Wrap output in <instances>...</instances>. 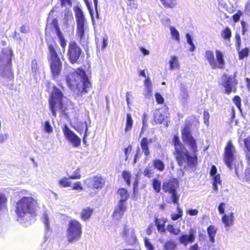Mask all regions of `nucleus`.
<instances>
[{
    "mask_svg": "<svg viewBox=\"0 0 250 250\" xmlns=\"http://www.w3.org/2000/svg\"><path fill=\"white\" fill-rule=\"evenodd\" d=\"M182 134L183 141L190 146L192 155H189V152L180 142L178 137L175 136L173 142L175 150L176 159L180 166H194L197 163L196 152L198 149L196 141L192 137L187 128H185L182 130Z\"/></svg>",
    "mask_w": 250,
    "mask_h": 250,
    "instance_id": "nucleus-1",
    "label": "nucleus"
},
{
    "mask_svg": "<svg viewBox=\"0 0 250 250\" xmlns=\"http://www.w3.org/2000/svg\"><path fill=\"white\" fill-rule=\"evenodd\" d=\"M23 192L26 194L16 203L15 212L17 216L23 220H28L31 217L35 216L38 207L37 199L31 193Z\"/></svg>",
    "mask_w": 250,
    "mask_h": 250,
    "instance_id": "nucleus-2",
    "label": "nucleus"
},
{
    "mask_svg": "<svg viewBox=\"0 0 250 250\" xmlns=\"http://www.w3.org/2000/svg\"><path fill=\"white\" fill-rule=\"evenodd\" d=\"M66 80L68 86L78 95L86 93L91 87L85 71L80 68L68 75Z\"/></svg>",
    "mask_w": 250,
    "mask_h": 250,
    "instance_id": "nucleus-3",
    "label": "nucleus"
},
{
    "mask_svg": "<svg viewBox=\"0 0 250 250\" xmlns=\"http://www.w3.org/2000/svg\"><path fill=\"white\" fill-rule=\"evenodd\" d=\"M47 44L52 77L54 79H56L61 74L62 68V63L56 51L58 46L54 42H48Z\"/></svg>",
    "mask_w": 250,
    "mask_h": 250,
    "instance_id": "nucleus-4",
    "label": "nucleus"
},
{
    "mask_svg": "<svg viewBox=\"0 0 250 250\" xmlns=\"http://www.w3.org/2000/svg\"><path fill=\"white\" fill-rule=\"evenodd\" d=\"M63 98L62 92L54 86L49 99L50 110L54 117L56 116L57 111H65L62 104Z\"/></svg>",
    "mask_w": 250,
    "mask_h": 250,
    "instance_id": "nucleus-5",
    "label": "nucleus"
},
{
    "mask_svg": "<svg viewBox=\"0 0 250 250\" xmlns=\"http://www.w3.org/2000/svg\"><path fill=\"white\" fill-rule=\"evenodd\" d=\"M12 53L11 48L3 49L0 55V74L10 77L12 76L11 61Z\"/></svg>",
    "mask_w": 250,
    "mask_h": 250,
    "instance_id": "nucleus-6",
    "label": "nucleus"
},
{
    "mask_svg": "<svg viewBox=\"0 0 250 250\" xmlns=\"http://www.w3.org/2000/svg\"><path fill=\"white\" fill-rule=\"evenodd\" d=\"M82 234L81 224L75 219L69 221L66 233L67 241L70 243H73L79 241Z\"/></svg>",
    "mask_w": 250,
    "mask_h": 250,
    "instance_id": "nucleus-7",
    "label": "nucleus"
},
{
    "mask_svg": "<svg viewBox=\"0 0 250 250\" xmlns=\"http://www.w3.org/2000/svg\"><path fill=\"white\" fill-rule=\"evenodd\" d=\"M74 10L77 22V36L79 38L80 42H82L84 36V16L82 10L79 7H75Z\"/></svg>",
    "mask_w": 250,
    "mask_h": 250,
    "instance_id": "nucleus-8",
    "label": "nucleus"
},
{
    "mask_svg": "<svg viewBox=\"0 0 250 250\" xmlns=\"http://www.w3.org/2000/svg\"><path fill=\"white\" fill-rule=\"evenodd\" d=\"M82 50L75 41H71L68 45L67 55L69 62L73 64L78 62Z\"/></svg>",
    "mask_w": 250,
    "mask_h": 250,
    "instance_id": "nucleus-9",
    "label": "nucleus"
},
{
    "mask_svg": "<svg viewBox=\"0 0 250 250\" xmlns=\"http://www.w3.org/2000/svg\"><path fill=\"white\" fill-rule=\"evenodd\" d=\"M237 72H235L233 75H224L223 77V85L225 88V92L229 94L231 92H235L236 85L238 83L236 79Z\"/></svg>",
    "mask_w": 250,
    "mask_h": 250,
    "instance_id": "nucleus-10",
    "label": "nucleus"
},
{
    "mask_svg": "<svg viewBox=\"0 0 250 250\" xmlns=\"http://www.w3.org/2000/svg\"><path fill=\"white\" fill-rule=\"evenodd\" d=\"M104 184V180L100 176L89 177L84 181V185L86 187L93 189L95 193H97L102 188Z\"/></svg>",
    "mask_w": 250,
    "mask_h": 250,
    "instance_id": "nucleus-11",
    "label": "nucleus"
},
{
    "mask_svg": "<svg viewBox=\"0 0 250 250\" xmlns=\"http://www.w3.org/2000/svg\"><path fill=\"white\" fill-rule=\"evenodd\" d=\"M62 131L65 138L73 147H78L80 146L81 139L66 125H64Z\"/></svg>",
    "mask_w": 250,
    "mask_h": 250,
    "instance_id": "nucleus-12",
    "label": "nucleus"
},
{
    "mask_svg": "<svg viewBox=\"0 0 250 250\" xmlns=\"http://www.w3.org/2000/svg\"><path fill=\"white\" fill-rule=\"evenodd\" d=\"M196 229H190L188 234H183L178 237L179 243L187 246L188 244L194 242L196 237Z\"/></svg>",
    "mask_w": 250,
    "mask_h": 250,
    "instance_id": "nucleus-13",
    "label": "nucleus"
},
{
    "mask_svg": "<svg viewBox=\"0 0 250 250\" xmlns=\"http://www.w3.org/2000/svg\"><path fill=\"white\" fill-rule=\"evenodd\" d=\"M234 152V147L230 141L228 143L227 146L225 148V162L227 166L229 168H231V164L233 161V153Z\"/></svg>",
    "mask_w": 250,
    "mask_h": 250,
    "instance_id": "nucleus-14",
    "label": "nucleus"
},
{
    "mask_svg": "<svg viewBox=\"0 0 250 250\" xmlns=\"http://www.w3.org/2000/svg\"><path fill=\"white\" fill-rule=\"evenodd\" d=\"M215 63L212 65V69H222L225 66V61L224 59V53L219 50L216 49L215 52Z\"/></svg>",
    "mask_w": 250,
    "mask_h": 250,
    "instance_id": "nucleus-15",
    "label": "nucleus"
},
{
    "mask_svg": "<svg viewBox=\"0 0 250 250\" xmlns=\"http://www.w3.org/2000/svg\"><path fill=\"white\" fill-rule=\"evenodd\" d=\"M178 187L177 180L173 179L165 182L163 183L162 189L165 192L171 193L176 192Z\"/></svg>",
    "mask_w": 250,
    "mask_h": 250,
    "instance_id": "nucleus-16",
    "label": "nucleus"
},
{
    "mask_svg": "<svg viewBox=\"0 0 250 250\" xmlns=\"http://www.w3.org/2000/svg\"><path fill=\"white\" fill-rule=\"evenodd\" d=\"M52 23L54 25V27L56 32V35L59 39L60 45L62 47L64 52L65 51V48L66 45V40L64 38L62 33L59 28L57 20L56 19H54L52 21Z\"/></svg>",
    "mask_w": 250,
    "mask_h": 250,
    "instance_id": "nucleus-17",
    "label": "nucleus"
},
{
    "mask_svg": "<svg viewBox=\"0 0 250 250\" xmlns=\"http://www.w3.org/2000/svg\"><path fill=\"white\" fill-rule=\"evenodd\" d=\"M62 21V26L65 28H68L70 24L74 23L73 15L70 9H66L64 11Z\"/></svg>",
    "mask_w": 250,
    "mask_h": 250,
    "instance_id": "nucleus-18",
    "label": "nucleus"
},
{
    "mask_svg": "<svg viewBox=\"0 0 250 250\" xmlns=\"http://www.w3.org/2000/svg\"><path fill=\"white\" fill-rule=\"evenodd\" d=\"M126 210L125 204L119 202L117 207L115 208L113 214L114 218L117 220L121 219Z\"/></svg>",
    "mask_w": 250,
    "mask_h": 250,
    "instance_id": "nucleus-19",
    "label": "nucleus"
},
{
    "mask_svg": "<svg viewBox=\"0 0 250 250\" xmlns=\"http://www.w3.org/2000/svg\"><path fill=\"white\" fill-rule=\"evenodd\" d=\"M167 119H168V118L160 110H157L155 111L154 114V121L156 123L162 124L166 121V125H167L168 121Z\"/></svg>",
    "mask_w": 250,
    "mask_h": 250,
    "instance_id": "nucleus-20",
    "label": "nucleus"
},
{
    "mask_svg": "<svg viewBox=\"0 0 250 250\" xmlns=\"http://www.w3.org/2000/svg\"><path fill=\"white\" fill-rule=\"evenodd\" d=\"M151 142L152 140L151 139H148L145 137L143 138L140 142L142 150L146 156H148L150 154L148 146L149 144Z\"/></svg>",
    "mask_w": 250,
    "mask_h": 250,
    "instance_id": "nucleus-21",
    "label": "nucleus"
},
{
    "mask_svg": "<svg viewBox=\"0 0 250 250\" xmlns=\"http://www.w3.org/2000/svg\"><path fill=\"white\" fill-rule=\"evenodd\" d=\"M222 219L225 227H230L233 224V213L231 212L227 215H224Z\"/></svg>",
    "mask_w": 250,
    "mask_h": 250,
    "instance_id": "nucleus-22",
    "label": "nucleus"
},
{
    "mask_svg": "<svg viewBox=\"0 0 250 250\" xmlns=\"http://www.w3.org/2000/svg\"><path fill=\"white\" fill-rule=\"evenodd\" d=\"M217 230V228L214 225H210L207 228V233L208 235L209 240L212 243L215 242V237Z\"/></svg>",
    "mask_w": 250,
    "mask_h": 250,
    "instance_id": "nucleus-23",
    "label": "nucleus"
},
{
    "mask_svg": "<svg viewBox=\"0 0 250 250\" xmlns=\"http://www.w3.org/2000/svg\"><path fill=\"white\" fill-rule=\"evenodd\" d=\"M117 193L118 198L120 199L119 202L125 204V202L128 198L129 195L127 190L124 188H121L118 189Z\"/></svg>",
    "mask_w": 250,
    "mask_h": 250,
    "instance_id": "nucleus-24",
    "label": "nucleus"
},
{
    "mask_svg": "<svg viewBox=\"0 0 250 250\" xmlns=\"http://www.w3.org/2000/svg\"><path fill=\"white\" fill-rule=\"evenodd\" d=\"M93 209L89 207H86L83 209L81 212V217L82 220H86L90 218L92 213Z\"/></svg>",
    "mask_w": 250,
    "mask_h": 250,
    "instance_id": "nucleus-25",
    "label": "nucleus"
},
{
    "mask_svg": "<svg viewBox=\"0 0 250 250\" xmlns=\"http://www.w3.org/2000/svg\"><path fill=\"white\" fill-rule=\"evenodd\" d=\"M205 57L211 68H212V65L215 63V57L213 51L211 50L206 51L205 53Z\"/></svg>",
    "mask_w": 250,
    "mask_h": 250,
    "instance_id": "nucleus-26",
    "label": "nucleus"
},
{
    "mask_svg": "<svg viewBox=\"0 0 250 250\" xmlns=\"http://www.w3.org/2000/svg\"><path fill=\"white\" fill-rule=\"evenodd\" d=\"M160 1L166 8H174L177 4L176 0H160Z\"/></svg>",
    "mask_w": 250,
    "mask_h": 250,
    "instance_id": "nucleus-27",
    "label": "nucleus"
},
{
    "mask_svg": "<svg viewBox=\"0 0 250 250\" xmlns=\"http://www.w3.org/2000/svg\"><path fill=\"white\" fill-rule=\"evenodd\" d=\"M166 221L161 219L156 218L155 220V223L157 226L158 230L160 232H164L166 230L165 228Z\"/></svg>",
    "mask_w": 250,
    "mask_h": 250,
    "instance_id": "nucleus-28",
    "label": "nucleus"
},
{
    "mask_svg": "<svg viewBox=\"0 0 250 250\" xmlns=\"http://www.w3.org/2000/svg\"><path fill=\"white\" fill-rule=\"evenodd\" d=\"M31 70L35 75L40 74L41 71V66L38 64L36 60H33L31 62Z\"/></svg>",
    "mask_w": 250,
    "mask_h": 250,
    "instance_id": "nucleus-29",
    "label": "nucleus"
},
{
    "mask_svg": "<svg viewBox=\"0 0 250 250\" xmlns=\"http://www.w3.org/2000/svg\"><path fill=\"white\" fill-rule=\"evenodd\" d=\"M7 198L6 196L0 193V212L6 210Z\"/></svg>",
    "mask_w": 250,
    "mask_h": 250,
    "instance_id": "nucleus-30",
    "label": "nucleus"
},
{
    "mask_svg": "<svg viewBox=\"0 0 250 250\" xmlns=\"http://www.w3.org/2000/svg\"><path fill=\"white\" fill-rule=\"evenodd\" d=\"M170 65V69L173 70L176 68H179V63L178 60V57L176 56H172L169 62Z\"/></svg>",
    "mask_w": 250,
    "mask_h": 250,
    "instance_id": "nucleus-31",
    "label": "nucleus"
},
{
    "mask_svg": "<svg viewBox=\"0 0 250 250\" xmlns=\"http://www.w3.org/2000/svg\"><path fill=\"white\" fill-rule=\"evenodd\" d=\"M177 247V244L172 240L167 241L164 245L165 250H175Z\"/></svg>",
    "mask_w": 250,
    "mask_h": 250,
    "instance_id": "nucleus-32",
    "label": "nucleus"
},
{
    "mask_svg": "<svg viewBox=\"0 0 250 250\" xmlns=\"http://www.w3.org/2000/svg\"><path fill=\"white\" fill-rule=\"evenodd\" d=\"M154 167L159 171H162L165 169V165L164 163L159 159H155L153 161Z\"/></svg>",
    "mask_w": 250,
    "mask_h": 250,
    "instance_id": "nucleus-33",
    "label": "nucleus"
},
{
    "mask_svg": "<svg viewBox=\"0 0 250 250\" xmlns=\"http://www.w3.org/2000/svg\"><path fill=\"white\" fill-rule=\"evenodd\" d=\"M74 128L80 133H82L84 130L85 133L87 134L88 128L86 122L81 123L76 126L74 127Z\"/></svg>",
    "mask_w": 250,
    "mask_h": 250,
    "instance_id": "nucleus-34",
    "label": "nucleus"
},
{
    "mask_svg": "<svg viewBox=\"0 0 250 250\" xmlns=\"http://www.w3.org/2000/svg\"><path fill=\"white\" fill-rule=\"evenodd\" d=\"M133 125V120L132 118V116L130 114L128 113L126 115V125L125 128V132H128L130 130L132 127Z\"/></svg>",
    "mask_w": 250,
    "mask_h": 250,
    "instance_id": "nucleus-35",
    "label": "nucleus"
},
{
    "mask_svg": "<svg viewBox=\"0 0 250 250\" xmlns=\"http://www.w3.org/2000/svg\"><path fill=\"white\" fill-rule=\"evenodd\" d=\"M170 34L172 36V38L174 39L177 42L180 41V34L178 30L175 28V27L171 26L169 27Z\"/></svg>",
    "mask_w": 250,
    "mask_h": 250,
    "instance_id": "nucleus-36",
    "label": "nucleus"
},
{
    "mask_svg": "<svg viewBox=\"0 0 250 250\" xmlns=\"http://www.w3.org/2000/svg\"><path fill=\"white\" fill-rule=\"evenodd\" d=\"M167 230L171 234L178 235L181 232V229L179 228H175L174 226L169 224L167 226Z\"/></svg>",
    "mask_w": 250,
    "mask_h": 250,
    "instance_id": "nucleus-37",
    "label": "nucleus"
},
{
    "mask_svg": "<svg viewBox=\"0 0 250 250\" xmlns=\"http://www.w3.org/2000/svg\"><path fill=\"white\" fill-rule=\"evenodd\" d=\"M123 237L125 238V240L128 239V238L130 237L132 239H135L134 230L133 229L130 230L125 229L124 231Z\"/></svg>",
    "mask_w": 250,
    "mask_h": 250,
    "instance_id": "nucleus-38",
    "label": "nucleus"
},
{
    "mask_svg": "<svg viewBox=\"0 0 250 250\" xmlns=\"http://www.w3.org/2000/svg\"><path fill=\"white\" fill-rule=\"evenodd\" d=\"M221 36L224 39L229 40L231 36V30L229 27H226L221 32Z\"/></svg>",
    "mask_w": 250,
    "mask_h": 250,
    "instance_id": "nucleus-39",
    "label": "nucleus"
},
{
    "mask_svg": "<svg viewBox=\"0 0 250 250\" xmlns=\"http://www.w3.org/2000/svg\"><path fill=\"white\" fill-rule=\"evenodd\" d=\"M42 221L44 223L46 230L49 229V216L47 211H44L42 217Z\"/></svg>",
    "mask_w": 250,
    "mask_h": 250,
    "instance_id": "nucleus-40",
    "label": "nucleus"
},
{
    "mask_svg": "<svg viewBox=\"0 0 250 250\" xmlns=\"http://www.w3.org/2000/svg\"><path fill=\"white\" fill-rule=\"evenodd\" d=\"M59 184L60 186L62 187H69L71 186V182L66 177H63L59 181Z\"/></svg>",
    "mask_w": 250,
    "mask_h": 250,
    "instance_id": "nucleus-41",
    "label": "nucleus"
},
{
    "mask_svg": "<svg viewBox=\"0 0 250 250\" xmlns=\"http://www.w3.org/2000/svg\"><path fill=\"white\" fill-rule=\"evenodd\" d=\"M177 213H172L171 214V219L173 221H176L180 218L183 215V211L179 208V207L177 208Z\"/></svg>",
    "mask_w": 250,
    "mask_h": 250,
    "instance_id": "nucleus-42",
    "label": "nucleus"
},
{
    "mask_svg": "<svg viewBox=\"0 0 250 250\" xmlns=\"http://www.w3.org/2000/svg\"><path fill=\"white\" fill-rule=\"evenodd\" d=\"M238 54H239V58L240 60L243 59L244 58L248 57L250 49L248 48H245L241 50H239Z\"/></svg>",
    "mask_w": 250,
    "mask_h": 250,
    "instance_id": "nucleus-43",
    "label": "nucleus"
},
{
    "mask_svg": "<svg viewBox=\"0 0 250 250\" xmlns=\"http://www.w3.org/2000/svg\"><path fill=\"white\" fill-rule=\"evenodd\" d=\"M153 188L157 193H159L161 190V182L156 179L153 180Z\"/></svg>",
    "mask_w": 250,
    "mask_h": 250,
    "instance_id": "nucleus-44",
    "label": "nucleus"
},
{
    "mask_svg": "<svg viewBox=\"0 0 250 250\" xmlns=\"http://www.w3.org/2000/svg\"><path fill=\"white\" fill-rule=\"evenodd\" d=\"M122 176L125 181L127 185L129 186L130 185V179L131 177L130 172L127 171H124L123 172Z\"/></svg>",
    "mask_w": 250,
    "mask_h": 250,
    "instance_id": "nucleus-45",
    "label": "nucleus"
},
{
    "mask_svg": "<svg viewBox=\"0 0 250 250\" xmlns=\"http://www.w3.org/2000/svg\"><path fill=\"white\" fill-rule=\"evenodd\" d=\"M70 179H79L81 178V176L80 174V169L79 168H77L73 173V174L71 175H68Z\"/></svg>",
    "mask_w": 250,
    "mask_h": 250,
    "instance_id": "nucleus-46",
    "label": "nucleus"
},
{
    "mask_svg": "<svg viewBox=\"0 0 250 250\" xmlns=\"http://www.w3.org/2000/svg\"><path fill=\"white\" fill-rule=\"evenodd\" d=\"M43 129L46 133H50L52 132L53 128L49 121L45 122L43 125Z\"/></svg>",
    "mask_w": 250,
    "mask_h": 250,
    "instance_id": "nucleus-47",
    "label": "nucleus"
},
{
    "mask_svg": "<svg viewBox=\"0 0 250 250\" xmlns=\"http://www.w3.org/2000/svg\"><path fill=\"white\" fill-rule=\"evenodd\" d=\"M145 245L147 250H154V247L147 238H145Z\"/></svg>",
    "mask_w": 250,
    "mask_h": 250,
    "instance_id": "nucleus-48",
    "label": "nucleus"
},
{
    "mask_svg": "<svg viewBox=\"0 0 250 250\" xmlns=\"http://www.w3.org/2000/svg\"><path fill=\"white\" fill-rule=\"evenodd\" d=\"M233 101L238 108L241 110V100L240 98L238 96H235L233 99Z\"/></svg>",
    "mask_w": 250,
    "mask_h": 250,
    "instance_id": "nucleus-49",
    "label": "nucleus"
},
{
    "mask_svg": "<svg viewBox=\"0 0 250 250\" xmlns=\"http://www.w3.org/2000/svg\"><path fill=\"white\" fill-rule=\"evenodd\" d=\"M152 169L151 167H146L143 172V174L144 176H145L147 177L150 178V177H151V176L152 174Z\"/></svg>",
    "mask_w": 250,
    "mask_h": 250,
    "instance_id": "nucleus-50",
    "label": "nucleus"
},
{
    "mask_svg": "<svg viewBox=\"0 0 250 250\" xmlns=\"http://www.w3.org/2000/svg\"><path fill=\"white\" fill-rule=\"evenodd\" d=\"M244 143L247 150L250 153V136L244 140Z\"/></svg>",
    "mask_w": 250,
    "mask_h": 250,
    "instance_id": "nucleus-51",
    "label": "nucleus"
},
{
    "mask_svg": "<svg viewBox=\"0 0 250 250\" xmlns=\"http://www.w3.org/2000/svg\"><path fill=\"white\" fill-rule=\"evenodd\" d=\"M242 15V12L240 10H238L236 14L232 16V19L235 22L239 21L241 16Z\"/></svg>",
    "mask_w": 250,
    "mask_h": 250,
    "instance_id": "nucleus-52",
    "label": "nucleus"
},
{
    "mask_svg": "<svg viewBox=\"0 0 250 250\" xmlns=\"http://www.w3.org/2000/svg\"><path fill=\"white\" fill-rule=\"evenodd\" d=\"M203 115L204 123L207 125H208L209 119V114L207 110H204Z\"/></svg>",
    "mask_w": 250,
    "mask_h": 250,
    "instance_id": "nucleus-53",
    "label": "nucleus"
},
{
    "mask_svg": "<svg viewBox=\"0 0 250 250\" xmlns=\"http://www.w3.org/2000/svg\"><path fill=\"white\" fill-rule=\"evenodd\" d=\"M181 96L185 100L187 99L188 97V91L184 87L181 89Z\"/></svg>",
    "mask_w": 250,
    "mask_h": 250,
    "instance_id": "nucleus-54",
    "label": "nucleus"
},
{
    "mask_svg": "<svg viewBox=\"0 0 250 250\" xmlns=\"http://www.w3.org/2000/svg\"><path fill=\"white\" fill-rule=\"evenodd\" d=\"M61 5L63 6L71 7L72 5L71 0H60Z\"/></svg>",
    "mask_w": 250,
    "mask_h": 250,
    "instance_id": "nucleus-55",
    "label": "nucleus"
},
{
    "mask_svg": "<svg viewBox=\"0 0 250 250\" xmlns=\"http://www.w3.org/2000/svg\"><path fill=\"white\" fill-rule=\"evenodd\" d=\"M152 87H145L144 95L145 96L148 97L152 95Z\"/></svg>",
    "mask_w": 250,
    "mask_h": 250,
    "instance_id": "nucleus-56",
    "label": "nucleus"
},
{
    "mask_svg": "<svg viewBox=\"0 0 250 250\" xmlns=\"http://www.w3.org/2000/svg\"><path fill=\"white\" fill-rule=\"evenodd\" d=\"M155 98L158 104H162L164 103V98L159 93L155 94Z\"/></svg>",
    "mask_w": 250,
    "mask_h": 250,
    "instance_id": "nucleus-57",
    "label": "nucleus"
},
{
    "mask_svg": "<svg viewBox=\"0 0 250 250\" xmlns=\"http://www.w3.org/2000/svg\"><path fill=\"white\" fill-rule=\"evenodd\" d=\"M72 189L73 190H82L83 187L80 182H77L74 183Z\"/></svg>",
    "mask_w": 250,
    "mask_h": 250,
    "instance_id": "nucleus-58",
    "label": "nucleus"
},
{
    "mask_svg": "<svg viewBox=\"0 0 250 250\" xmlns=\"http://www.w3.org/2000/svg\"><path fill=\"white\" fill-rule=\"evenodd\" d=\"M144 84L145 87H152L151 82L150 79L149 77H147L144 82Z\"/></svg>",
    "mask_w": 250,
    "mask_h": 250,
    "instance_id": "nucleus-59",
    "label": "nucleus"
},
{
    "mask_svg": "<svg viewBox=\"0 0 250 250\" xmlns=\"http://www.w3.org/2000/svg\"><path fill=\"white\" fill-rule=\"evenodd\" d=\"M171 199L172 200L173 203L175 204H177L179 200V197L177 195L176 192L171 193Z\"/></svg>",
    "mask_w": 250,
    "mask_h": 250,
    "instance_id": "nucleus-60",
    "label": "nucleus"
},
{
    "mask_svg": "<svg viewBox=\"0 0 250 250\" xmlns=\"http://www.w3.org/2000/svg\"><path fill=\"white\" fill-rule=\"evenodd\" d=\"M245 12L247 14L250 13V0L248 1L245 4Z\"/></svg>",
    "mask_w": 250,
    "mask_h": 250,
    "instance_id": "nucleus-61",
    "label": "nucleus"
},
{
    "mask_svg": "<svg viewBox=\"0 0 250 250\" xmlns=\"http://www.w3.org/2000/svg\"><path fill=\"white\" fill-rule=\"evenodd\" d=\"M198 213V210L195 209H189L187 211V213L191 216H196Z\"/></svg>",
    "mask_w": 250,
    "mask_h": 250,
    "instance_id": "nucleus-62",
    "label": "nucleus"
},
{
    "mask_svg": "<svg viewBox=\"0 0 250 250\" xmlns=\"http://www.w3.org/2000/svg\"><path fill=\"white\" fill-rule=\"evenodd\" d=\"M213 177V183H216L220 184L221 183L220 176L219 174L214 175Z\"/></svg>",
    "mask_w": 250,
    "mask_h": 250,
    "instance_id": "nucleus-63",
    "label": "nucleus"
},
{
    "mask_svg": "<svg viewBox=\"0 0 250 250\" xmlns=\"http://www.w3.org/2000/svg\"><path fill=\"white\" fill-rule=\"evenodd\" d=\"M245 174L246 181L250 183V169L249 168L246 170Z\"/></svg>",
    "mask_w": 250,
    "mask_h": 250,
    "instance_id": "nucleus-64",
    "label": "nucleus"
}]
</instances>
